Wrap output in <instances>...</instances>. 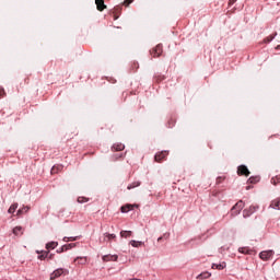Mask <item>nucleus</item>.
<instances>
[{
	"label": "nucleus",
	"instance_id": "f257e3e1",
	"mask_svg": "<svg viewBox=\"0 0 280 280\" xmlns=\"http://www.w3.org/2000/svg\"><path fill=\"white\" fill-rule=\"evenodd\" d=\"M162 54H163V45L162 44H158L154 48H152L150 50V55L152 56V58H159V57H161Z\"/></svg>",
	"mask_w": 280,
	"mask_h": 280
},
{
	"label": "nucleus",
	"instance_id": "f03ea898",
	"mask_svg": "<svg viewBox=\"0 0 280 280\" xmlns=\"http://www.w3.org/2000/svg\"><path fill=\"white\" fill-rule=\"evenodd\" d=\"M242 209H244V201L241 200L231 209L232 215H240Z\"/></svg>",
	"mask_w": 280,
	"mask_h": 280
},
{
	"label": "nucleus",
	"instance_id": "7ed1b4c3",
	"mask_svg": "<svg viewBox=\"0 0 280 280\" xmlns=\"http://www.w3.org/2000/svg\"><path fill=\"white\" fill-rule=\"evenodd\" d=\"M237 175L238 176H250V171H248V167L246 165H240L237 167Z\"/></svg>",
	"mask_w": 280,
	"mask_h": 280
},
{
	"label": "nucleus",
	"instance_id": "20e7f679",
	"mask_svg": "<svg viewBox=\"0 0 280 280\" xmlns=\"http://www.w3.org/2000/svg\"><path fill=\"white\" fill-rule=\"evenodd\" d=\"M167 154H170V152H167V151H161V152L156 153L154 156L155 162L162 163L163 161H165V159H167Z\"/></svg>",
	"mask_w": 280,
	"mask_h": 280
},
{
	"label": "nucleus",
	"instance_id": "39448f33",
	"mask_svg": "<svg viewBox=\"0 0 280 280\" xmlns=\"http://www.w3.org/2000/svg\"><path fill=\"white\" fill-rule=\"evenodd\" d=\"M273 255H275V252L265 250L259 254V257H260V259H262V261H268L269 259H272Z\"/></svg>",
	"mask_w": 280,
	"mask_h": 280
},
{
	"label": "nucleus",
	"instance_id": "423d86ee",
	"mask_svg": "<svg viewBox=\"0 0 280 280\" xmlns=\"http://www.w3.org/2000/svg\"><path fill=\"white\" fill-rule=\"evenodd\" d=\"M69 275V271L68 270H65L62 268H59L57 270H55L51 276H50V279H58V277H62V275Z\"/></svg>",
	"mask_w": 280,
	"mask_h": 280
},
{
	"label": "nucleus",
	"instance_id": "0eeeda50",
	"mask_svg": "<svg viewBox=\"0 0 280 280\" xmlns=\"http://www.w3.org/2000/svg\"><path fill=\"white\" fill-rule=\"evenodd\" d=\"M71 248H75V243L62 245L60 248L57 249V253H67V250H71Z\"/></svg>",
	"mask_w": 280,
	"mask_h": 280
},
{
	"label": "nucleus",
	"instance_id": "6e6552de",
	"mask_svg": "<svg viewBox=\"0 0 280 280\" xmlns=\"http://www.w3.org/2000/svg\"><path fill=\"white\" fill-rule=\"evenodd\" d=\"M257 211V208L255 207H249L248 209L243 210V218H250V215H253V213Z\"/></svg>",
	"mask_w": 280,
	"mask_h": 280
},
{
	"label": "nucleus",
	"instance_id": "1a4fd4ad",
	"mask_svg": "<svg viewBox=\"0 0 280 280\" xmlns=\"http://www.w3.org/2000/svg\"><path fill=\"white\" fill-rule=\"evenodd\" d=\"M96 3V10H98V12H104V10H106V4L104 3V0H95Z\"/></svg>",
	"mask_w": 280,
	"mask_h": 280
},
{
	"label": "nucleus",
	"instance_id": "9d476101",
	"mask_svg": "<svg viewBox=\"0 0 280 280\" xmlns=\"http://www.w3.org/2000/svg\"><path fill=\"white\" fill-rule=\"evenodd\" d=\"M88 258L86 257H77L74 259V264L77 266H86Z\"/></svg>",
	"mask_w": 280,
	"mask_h": 280
},
{
	"label": "nucleus",
	"instance_id": "9b49d317",
	"mask_svg": "<svg viewBox=\"0 0 280 280\" xmlns=\"http://www.w3.org/2000/svg\"><path fill=\"white\" fill-rule=\"evenodd\" d=\"M103 261H117L119 259V256L117 255H105L102 257Z\"/></svg>",
	"mask_w": 280,
	"mask_h": 280
},
{
	"label": "nucleus",
	"instance_id": "f8f14e48",
	"mask_svg": "<svg viewBox=\"0 0 280 280\" xmlns=\"http://www.w3.org/2000/svg\"><path fill=\"white\" fill-rule=\"evenodd\" d=\"M125 149H126V145H124V143H116L112 148V150H114L115 152H121Z\"/></svg>",
	"mask_w": 280,
	"mask_h": 280
},
{
	"label": "nucleus",
	"instance_id": "ddd939ff",
	"mask_svg": "<svg viewBox=\"0 0 280 280\" xmlns=\"http://www.w3.org/2000/svg\"><path fill=\"white\" fill-rule=\"evenodd\" d=\"M226 268V262L212 264V270H224Z\"/></svg>",
	"mask_w": 280,
	"mask_h": 280
},
{
	"label": "nucleus",
	"instance_id": "4468645a",
	"mask_svg": "<svg viewBox=\"0 0 280 280\" xmlns=\"http://www.w3.org/2000/svg\"><path fill=\"white\" fill-rule=\"evenodd\" d=\"M270 208L280 210V198L273 199L270 203Z\"/></svg>",
	"mask_w": 280,
	"mask_h": 280
},
{
	"label": "nucleus",
	"instance_id": "2eb2a0df",
	"mask_svg": "<svg viewBox=\"0 0 280 280\" xmlns=\"http://www.w3.org/2000/svg\"><path fill=\"white\" fill-rule=\"evenodd\" d=\"M211 277V273L209 271L201 272L200 275L197 276L198 280H205L209 279Z\"/></svg>",
	"mask_w": 280,
	"mask_h": 280
},
{
	"label": "nucleus",
	"instance_id": "dca6fc26",
	"mask_svg": "<svg viewBox=\"0 0 280 280\" xmlns=\"http://www.w3.org/2000/svg\"><path fill=\"white\" fill-rule=\"evenodd\" d=\"M58 247V242H49L46 244V249L47 250H54V248H57Z\"/></svg>",
	"mask_w": 280,
	"mask_h": 280
},
{
	"label": "nucleus",
	"instance_id": "f3484780",
	"mask_svg": "<svg viewBox=\"0 0 280 280\" xmlns=\"http://www.w3.org/2000/svg\"><path fill=\"white\" fill-rule=\"evenodd\" d=\"M13 235H15L18 237H19V235H23V228L22 226H15L13 229Z\"/></svg>",
	"mask_w": 280,
	"mask_h": 280
},
{
	"label": "nucleus",
	"instance_id": "a211bd4d",
	"mask_svg": "<svg viewBox=\"0 0 280 280\" xmlns=\"http://www.w3.org/2000/svg\"><path fill=\"white\" fill-rule=\"evenodd\" d=\"M115 237H117V235L105 233L103 242H110V240H115Z\"/></svg>",
	"mask_w": 280,
	"mask_h": 280
},
{
	"label": "nucleus",
	"instance_id": "6ab92c4d",
	"mask_svg": "<svg viewBox=\"0 0 280 280\" xmlns=\"http://www.w3.org/2000/svg\"><path fill=\"white\" fill-rule=\"evenodd\" d=\"M260 177L259 176H252L248 178L247 183H249L250 185H255L256 183H259Z\"/></svg>",
	"mask_w": 280,
	"mask_h": 280
},
{
	"label": "nucleus",
	"instance_id": "aec40b11",
	"mask_svg": "<svg viewBox=\"0 0 280 280\" xmlns=\"http://www.w3.org/2000/svg\"><path fill=\"white\" fill-rule=\"evenodd\" d=\"M130 245L133 248H139L140 246H143V242H141V241H130Z\"/></svg>",
	"mask_w": 280,
	"mask_h": 280
},
{
	"label": "nucleus",
	"instance_id": "412c9836",
	"mask_svg": "<svg viewBox=\"0 0 280 280\" xmlns=\"http://www.w3.org/2000/svg\"><path fill=\"white\" fill-rule=\"evenodd\" d=\"M132 236V231H121L120 232V237H131Z\"/></svg>",
	"mask_w": 280,
	"mask_h": 280
},
{
	"label": "nucleus",
	"instance_id": "4be33fe9",
	"mask_svg": "<svg viewBox=\"0 0 280 280\" xmlns=\"http://www.w3.org/2000/svg\"><path fill=\"white\" fill-rule=\"evenodd\" d=\"M47 257H49V250L42 252V254L37 258L40 259L42 261H45V259H47Z\"/></svg>",
	"mask_w": 280,
	"mask_h": 280
},
{
	"label": "nucleus",
	"instance_id": "5701e85b",
	"mask_svg": "<svg viewBox=\"0 0 280 280\" xmlns=\"http://www.w3.org/2000/svg\"><path fill=\"white\" fill-rule=\"evenodd\" d=\"M27 211H30V206H24L18 211V215H23V213H27Z\"/></svg>",
	"mask_w": 280,
	"mask_h": 280
},
{
	"label": "nucleus",
	"instance_id": "b1692460",
	"mask_svg": "<svg viewBox=\"0 0 280 280\" xmlns=\"http://www.w3.org/2000/svg\"><path fill=\"white\" fill-rule=\"evenodd\" d=\"M238 253H242L243 255H250V249L247 247H241L238 248Z\"/></svg>",
	"mask_w": 280,
	"mask_h": 280
},
{
	"label": "nucleus",
	"instance_id": "393cba45",
	"mask_svg": "<svg viewBox=\"0 0 280 280\" xmlns=\"http://www.w3.org/2000/svg\"><path fill=\"white\" fill-rule=\"evenodd\" d=\"M16 209H19V203H13L9 210L8 213H14V211H16Z\"/></svg>",
	"mask_w": 280,
	"mask_h": 280
},
{
	"label": "nucleus",
	"instance_id": "a878e982",
	"mask_svg": "<svg viewBox=\"0 0 280 280\" xmlns=\"http://www.w3.org/2000/svg\"><path fill=\"white\" fill-rule=\"evenodd\" d=\"M119 12H121V7H115L113 14L115 16V21H117V14H119Z\"/></svg>",
	"mask_w": 280,
	"mask_h": 280
},
{
	"label": "nucleus",
	"instance_id": "bb28decb",
	"mask_svg": "<svg viewBox=\"0 0 280 280\" xmlns=\"http://www.w3.org/2000/svg\"><path fill=\"white\" fill-rule=\"evenodd\" d=\"M275 36H277V33H275L273 35H269L268 37H266L264 39V43H272V40H275Z\"/></svg>",
	"mask_w": 280,
	"mask_h": 280
},
{
	"label": "nucleus",
	"instance_id": "cd10ccee",
	"mask_svg": "<svg viewBox=\"0 0 280 280\" xmlns=\"http://www.w3.org/2000/svg\"><path fill=\"white\" fill-rule=\"evenodd\" d=\"M272 185H279L280 184V175H277L276 177L271 178Z\"/></svg>",
	"mask_w": 280,
	"mask_h": 280
},
{
	"label": "nucleus",
	"instance_id": "c85d7f7f",
	"mask_svg": "<svg viewBox=\"0 0 280 280\" xmlns=\"http://www.w3.org/2000/svg\"><path fill=\"white\" fill-rule=\"evenodd\" d=\"M140 185H141V182H133L127 187V189H135V187H139Z\"/></svg>",
	"mask_w": 280,
	"mask_h": 280
},
{
	"label": "nucleus",
	"instance_id": "c756f323",
	"mask_svg": "<svg viewBox=\"0 0 280 280\" xmlns=\"http://www.w3.org/2000/svg\"><path fill=\"white\" fill-rule=\"evenodd\" d=\"M77 201H78L80 205H82V203H84V202H89V198L79 197V198L77 199Z\"/></svg>",
	"mask_w": 280,
	"mask_h": 280
},
{
	"label": "nucleus",
	"instance_id": "7c9ffc66",
	"mask_svg": "<svg viewBox=\"0 0 280 280\" xmlns=\"http://www.w3.org/2000/svg\"><path fill=\"white\" fill-rule=\"evenodd\" d=\"M59 170H62V166H52L51 174H58Z\"/></svg>",
	"mask_w": 280,
	"mask_h": 280
},
{
	"label": "nucleus",
	"instance_id": "2f4dec72",
	"mask_svg": "<svg viewBox=\"0 0 280 280\" xmlns=\"http://www.w3.org/2000/svg\"><path fill=\"white\" fill-rule=\"evenodd\" d=\"M75 240H78V237L75 236V237H73V236H71V237H63V242H75Z\"/></svg>",
	"mask_w": 280,
	"mask_h": 280
},
{
	"label": "nucleus",
	"instance_id": "473e14b6",
	"mask_svg": "<svg viewBox=\"0 0 280 280\" xmlns=\"http://www.w3.org/2000/svg\"><path fill=\"white\" fill-rule=\"evenodd\" d=\"M156 82H163V80H165L164 75H158L155 77Z\"/></svg>",
	"mask_w": 280,
	"mask_h": 280
},
{
	"label": "nucleus",
	"instance_id": "72a5a7b5",
	"mask_svg": "<svg viewBox=\"0 0 280 280\" xmlns=\"http://www.w3.org/2000/svg\"><path fill=\"white\" fill-rule=\"evenodd\" d=\"M120 211H121V213H128V207L127 206H122L121 208H120Z\"/></svg>",
	"mask_w": 280,
	"mask_h": 280
},
{
	"label": "nucleus",
	"instance_id": "f704fd0d",
	"mask_svg": "<svg viewBox=\"0 0 280 280\" xmlns=\"http://www.w3.org/2000/svg\"><path fill=\"white\" fill-rule=\"evenodd\" d=\"M223 182H224V177L219 176V177L217 178V185H220V184L223 183Z\"/></svg>",
	"mask_w": 280,
	"mask_h": 280
},
{
	"label": "nucleus",
	"instance_id": "c9c22d12",
	"mask_svg": "<svg viewBox=\"0 0 280 280\" xmlns=\"http://www.w3.org/2000/svg\"><path fill=\"white\" fill-rule=\"evenodd\" d=\"M125 207H127L128 211H132V209H135V205H126Z\"/></svg>",
	"mask_w": 280,
	"mask_h": 280
},
{
	"label": "nucleus",
	"instance_id": "e433bc0d",
	"mask_svg": "<svg viewBox=\"0 0 280 280\" xmlns=\"http://www.w3.org/2000/svg\"><path fill=\"white\" fill-rule=\"evenodd\" d=\"M130 3H132V0H125V1L122 2V4H124V5H127V7L130 5Z\"/></svg>",
	"mask_w": 280,
	"mask_h": 280
},
{
	"label": "nucleus",
	"instance_id": "4c0bfd02",
	"mask_svg": "<svg viewBox=\"0 0 280 280\" xmlns=\"http://www.w3.org/2000/svg\"><path fill=\"white\" fill-rule=\"evenodd\" d=\"M0 97H5V90L0 89Z\"/></svg>",
	"mask_w": 280,
	"mask_h": 280
},
{
	"label": "nucleus",
	"instance_id": "58836bf2",
	"mask_svg": "<svg viewBox=\"0 0 280 280\" xmlns=\"http://www.w3.org/2000/svg\"><path fill=\"white\" fill-rule=\"evenodd\" d=\"M237 0H230L229 5H233Z\"/></svg>",
	"mask_w": 280,
	"mask_h": 280
},
{
	"label": "nucleus",
	"instance_id": "ea45409f",
	"mask_svg": "<svg viewBox=\"0 0 280 280\" xmlns=\"http://www.w3.org/2000/svg\"><path fill=\"white\" fill-rule=\"evenodd\" d=\"M48 259H54V254L47 256Z\"/></svg>",
	"mask_w": 280,
	"mask_h": 280
},
{
	"label": "nucleus",
	"instance_id": "a19ab883",
	"mask_svg": "<svg viewBox=\"0 0 280 280\" xmlns=\"http://www.w3.org/2000/svg\"><path fill=\"white\" fill-rule=\"evenodd\" d=\"M161 240H163V237H159V238H158V242H161Z\"/></svg>",
	"mask_w": 280,
	"mask_h": 280
},
{
	"label": "nucleus",
	"instance_id": "79ce46f5",
	"mask_svg": "<svg viewBox=\"0 0 280 280\" xmlns=\"http://www.w3.org/2000/svg\"><path fill=\"white\" fill-rule=\"evenodd\" d=\"M246 189H247V190L250 189V186H247Z\"/></svg>",
	"mask_w": 280,
	"mask_h": 280
}]
</instances>
